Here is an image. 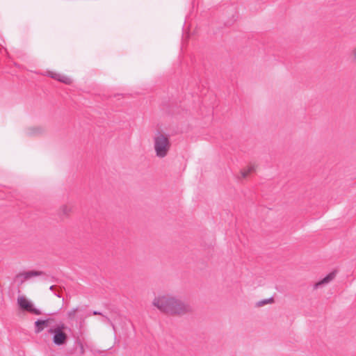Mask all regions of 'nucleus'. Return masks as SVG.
<instances>
[{
    "label": "nucleus",
    "instance_id": "1",
    "mask_svg": "<svg viewBox=\"0 0 356 356\" xmlns=\"http://www.w3.org/2000/svg\"><path fill=\"white\" fill-rule=\"evenodd\" d=\"M152 304L161 312L171 315H184L191 311L188 304L168 294L156 297Z\"/></svg>",
    "mask_w": 356,
    "mask_h": 356
},
{
    "label": "nucleus",
    "instance_id": "2",
    "mask_svg": "<svg viewBox=\"0 0 356 356\" xmlns=\"http://www.w3.org/2000/svg\"><path fill=\"white\" fill-rule=\"evenodd\" d=\"M170 147V143L168 136L159 132L154 138V148L156 155L159 158H163L167 154Z\"/></svg>",
    "mask_w": 356,
    "mask_h": 356
},
{
    "label": "nucleus",
    "instance_id": "3",
    "mask_svg": "<svg viewBox=\"0 0 356 356\" xmlns=\"http://www.w3.org/2000/svg\"><path fill=\"white\" fill-rule=\"evenodd\" d=\"M65 325L63 323L58 325L55 328H50L49 332L53 334V342L56 346L64 345L67 340V335L63 332Z\"/></svg>",
    "mask_w": 356,
    "mask_h": 356
},
{
    "label": "nucleus",
    "instance_id": "4",
    "mask_svg": "<svg viewBox=\"0 0 356 356\" xmlns=\"http://www.w3.org/2000/svg\"><path fill=\"white\" fill-rule=\"evenodd\" d=\"M17 303L19 307L24 311L35 315H40L42 314L41 311L35 308L33 303L27 300L24 296H19L17 298Z\"/></svg>",
    "mask_w": 356,
    "mask_h": 356
},
{
    "label": "nucleus",
    "instance_id": "5",
    "mask_svg": "<svg viewBox=\"0 0 356 356\" xmlns=\"http://www.w3.org/2000/svg\"><path fill=\"white\" fill-rule=\"evenodd\" d=\"M42 273L41 271L31 270L17 275V278H23L21 280V282L22 283L24 280H29L35 276L40 275Z\"/></svg>",
    "mask_w": 356,
    "mask_h": 356
},
{
    "label": "nucleus",
    "instance_id": "6",
    "mask_svg": "<svg viewBox=\"0 0 356 356\" xmlns=\"http://www.w3.org/2000/svg\"><path fill=\"white\" fill-rule=\"evenodd\" d=\"M336 273L335 272H331L328 275H327L323 279L316 282L314 284V289H318L323 286V284H327L331 282L335 277Z\"/></svg>",
    "mask_w": 356,
    "mask_h": 356
},
{
    "label": "nucleus",
    "instance_id": "7",
    "mask_svg": "<svg viewBox=\"0 0 356 356\" xmlns=\"http://www.w3.org/2000/svg\"><path fill=\"white\" fill-rule=\"evenodd\" d=\"M83 311V308L81 307H77L76 308H73L67 312V316L71 321H73V320L76 321V313L82 312Z\"/></svg>",
    "mask_w": 356,
    "mask_h": 356
},
{
    "label": "nucleus",
    "instance_id": "8",
    "mask_svg": "<svg viewBox=\"0 0 356 356\" xmlns=\"http://www.w3.org/2000/svg\"><path fill=\"white\" fill-rule=\"evenodd\" d=\"M72 211V207L68 205H63L60 209V213L64 216H68Z\"/></svg>",
    "mask_w": 356,
    "mask_h": 356
},
{
    "label": "nucleus",
    "instance_id": "9",
    "mask_svg": "<svg viewBox=\"0 0 356 356\" xmlns=\"http://www.w3.org/2000/svg\"><path fill=\"white\" fill-rule=\"evenodd\" d=\"M90 316V314H86L85 309L82 312L76 313V321H79L80 323L83 321L85 318Z\"/></svg>",
    "mask_w": 356,
    "mask_h": 356
},
{
    "label": "nucleus",
    "instance_id": "10",
    "mask_svg": "<svg viewBox=\"0 0 356 356\" xmlns=\"http://www.w3.org/2000/svg\"><path fill=\"white\" fill-rule=\"evenodd\" d=\"M41 324L42 323H40V319H38L35 322V332L36 334L41 332L44 330V327Z\"/></svg>",
    "mask_w": 356,
    "mask_h": 356
},
{
    "label": "nucleus",
    "instance_id": "11",
    "mask_svg": "<svg viewBox=\"0 0 356 356\" xmlns=\"http://www.w3.org/2000/svg\"><path fill=\"white\" fill-rule=\"evenodd\" d=\"M274 302V300H273V298H267V299H264V300H261L259 302H257V306L258 307H262L265 305H267V304H269V303H272Z\"/></svg>",
    "mask_w": 356,
    "mask_h": 356
},
{
    "label": "nucleus",
    "instance_id": "12",
    "mask_svg": "<svg viewBox=\"0 0 356 356\" xmlns=\"http://www.w3.org/2000/svg\"><path fill=\"white\" fill-rule=\"evenodd\" d=\"M59 81L62 82L63 83H65V84H71L72 83L71 78H70L65 75H63V74H60Z\"/></svg>",
    "mask_w": 356,
    "mask_h": 356
},
{
    "label": "nucleus",
    "instance_id": "13",
    "mask_svg": "<svg viewBox=\"0 0 356 356\" xmlns=\"http://www.w3.org/2000/svg\"><path fill=\"white\" fill-rule=\"evenodd\" d=\"M59 81L62 82L63 83H65V84H71L72 83L71 78H70L65 75H63V74H60Z\"/></svg>",
    "mask_w": 356,
    "mask_h": 356
},
{
    "label": "nucleus",
    "instance_id": "14",
    "mask_svg": "<svg viewBox=\"0 0 356 356\" xmlns=\"http://www.w3.org/2000/svg\"><path fill=\"white\" fill-rule=\"evenodd\" d=\"M254 170V166H250L247 170L241 171V175L243 178H245L250 172Z\"/></svg>",
    "mask_w": 356,
    "mask_h": 356
},
{
    "label": "nucleus",
    "instance_id": "15",
    "mask_svg": "<svg viewBox=\"0 0 356 356\" xmlns=\"http://www.w3.org/2000/svg\"><path fill=\"white\" fill-rule=\"evenodd\" d=\"M48 74H49V76L51 78H52V79H56V80H57V81H59V77H60V74L56 73V72H49L48 73Z\"/></svg>",
    "mask_w": 356,
    "mask_h": 356
},
{
    "label": "nucleus",
    "instance_id": "16",
    "mask_svg": "<svg viewBox=\"0 0 356 356\" xmlns=\"http://www.w3.org/2000/svg\"><path fill=\"white\" fill-rule=\"evenodd\" d=\"M351 56L353 61L356 62V47L353 49Z\"/></svg>",
    "mask_w": 356,
    "mask_h": 356
},
{
    "label": "nucleus",
    "instance_id": "17",
    "mask_svg": "<svg viewBox=\"0 0 356 356\" xmlns=\"http://www.w3.org/2000/svg\"><path fill=\"white\" fill-rule=\"evenodd\" d=\"M51 321V318H47L46 320H42L40 319V323H43V324H41L44 327L45 326H48L49 322Z\"/></svg>",
    "mask_w": 356,
    "mask_h": 356
},
{
    "label": "nucleus",
    "instance_id": "18",
    "mask_svg": "<svg viewBox=\"0 0 356 356\" xmlns=\"http://www.w3.org/2000/svg\"><path fill=\"white\" fill-rule=\"evenodd\" d=\"M33 132L30 133L31 134H40L42 132V129L41 128H35V129H33Z\"/></svg>",
    "mask_w": 356,
    "mask_h": 356
},
{
    "label": "nucleus",
    "instance_id": "19",
    "mask_svg": "<svg viewBox=\"0 0 356 356\" xmlns=\"http://www.w3.org/2000/svg\"><path fill=\"white\" fill-rule=\"evenodd\" d=\"M106 323L108 324L110 326H111L113 330L114 331H115V325H114V323L112 322V321L111 319H107Z\"/></svg>",
    "mask_w": 356,
    "mask_h": 356
},
{
    "label": "nucleus",
    "instance_id": "20",
    "mask_svg": "<svg viewBox=\"0 0 356 356\" xmlns=\"http://www.w3.org/2000/svg\"><path fill=\"white\" fill-rule=\"evenodd\" d=\"M92 314L93 315H101V316L104 315L102 312H100L99 311H96V310L92 312Z\"/></svg>",
    "mask_w": 356,
    "mask_h": 356
},
{
    "label": "nucleus",
    "instance_id": "21",
    "mask_svg": "<svg viewBox=\"0 0 356 356\" xmlns=\"http://www.w3.org/2000/svg\"><path fill=\"white\" fill-rule=\"evenodd\" d=\"M104 317V318L102 319V322L104 323H107V319H110L108 317H107L106 316H104L103 315L102 316Z\"/></svg>",
    "mask_w": 356,
    "mask_h": 356
},
{
    "label": "nucleus",
    "instance_id": "22",
    "mask_svg": "<svg viewBox=\"0 0 356 356\" xmlns=\"http://www.w3.org/2000/svg\"><path fill=\"white\" fill-rule=\"evenodd\" d=\"M54 286H51L49 287V289L52 291V290L54 289Z\"/></svg>",
    "mask_w": 356,
    "mask_h": 356
}]
</instances>
